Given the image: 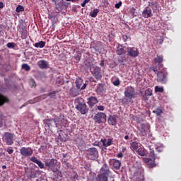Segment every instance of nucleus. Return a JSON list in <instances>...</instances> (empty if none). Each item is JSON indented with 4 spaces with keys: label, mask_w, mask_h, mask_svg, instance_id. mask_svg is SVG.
Listing matches in <instances>:
<instances>
[{
    "label": "nucleus",
    "mask_w": 181,
    "mask_h": 181,
    "mask_svg": "<svg viewBox=\"0 0 181 181\" xmlns=\"http://www.w3.org/2000/svg\"><path fill=\"white\" fill-rule=\"evenodd\" d=\"M150 71H154L157 74V81L161 83V84H166L168 83V70L166 68L162 69H158V67L152 66L150 68Z\"/></svg>",
    "instance_id": "1"
},
{
    "label": "nucleus",
    "mask_w": 181,
    "mask_h": 181,
    "mask_svg": "<svg viewBox=\"0 0 181 181\" xmlns=\"http://www.w3.org/2000/svg\"><path fill=\"white\" fill-rule=\"evenodd\" d=\"M75 107L76 109L82 114V115H86V114L88 113V107H87V105L81 97L77 98L75 99Z\"/></svg>",
    "instance_id": "2"
},
{
    "label": "nucleus",
    "mask_w": 181,
    "mask_h": 181,
    "mask_svg": "<svg viewBox=\"0 0 181 181\" xmlns=\"http://www.w3.org/2000/svg\"><path fill=\"white\" fill-rule=\"evenodd\" d=\"M136 92L132 86H127L124 90V98L123 100L124 104H129L132 101V98H135Z\"/></svg>",
    "instance_id": "3"
},
{
    "label": "nucleus",
    "mask_w": 181,
    "mask_h": 181,
    "mask_svg": "<svg viewBox=\"0 0 181 181\" xmlns=\"http://www.w3.org/2000/svg\"><path fill=\"white\" fill-rule=\"evenodd\" d=\"M149 153L148 156L151 158H145V163H147L148 168H156V163H155V160H156V158H158V154L155 153V151L153 150V148L152 146H149ZM153 159V160H152Z\"/></svg>",
    "instance_id": "4"
},
{
    "label": "nucleus",
    "mask_w": 181,
    "mask_h": 181,
    "mask_svg": "<svg viewBox=\"0 0 181 181\" xmlns=\"http://www.w3.org/2000/svg\"><path fill=\"white\" fill-rule=\"evenodd\" d=\"M45 165L49 168L57 176H62V172L57 168V160L52 158L45 162Z\"/></svg>",
    "instance_id": "5"
},
{
    "label": "nucleus",
    "mask_w": 181,
    "mask_h": 181,
    "mask_svg": "<svg viewBox=\"0 0 181 181\" xmlns=\"http://www.w3.org/2000/svg\"><path fill=\"white\" fill-rule=\"evenodd\" d=\"M86 158L90 160H95L98 159V150L95 147L90 148L86 151Z\"/></svg>",
    "instance_id": "6"
},
{
    "label": "nucleus",
    "mask_w": 181,
    "mask_h": 181,
    "mask_svg": "<svg viewBox=\"0 0 181 181\" xmlns=\"http://www.w3.org/2000/svg\"><path fill=\"white\" fill-rule=\"evenodd\" d=\"M95 124H104L107 121V115L104 112H99L93 117Z\"/></svg>",
    "instance_id": "7"
},
{
    "label": "nucleus",
    "mask_w": 181,
    "mask_h": 181,
    "mask_svg": "<svg viewBox=\"0 0 181 181\" xmlns=\"http://www.w3.org/2000/svg\"><path fill=\"white\" fill-rule=\"evenodd\" d=\"M90 73L96 78V80H101L103 78V74L101 73V68L99 66L90 68Z\"/></svg>",
    "instance_id": "8"
},
{
    "label": "nucleus",
    "mask_w": 181,
    "mask_h": 181,
    "mask_svg": "<svg viewBox=\"0 0 181 181\" xmlns=\"http://www.w3.org/2000/svg\"><path fill=\"white\" fill-rule=\"evenodd\" d=\"M20 153L23 158H29L33 155V149L30 147H22L20 149Z\"/></svg>",
    "instance_id": "9"
},
{
    "label": "nucleus",
    "mask_w": 181,
    "mask_h": 181,
    "mask_svg": "<svg viewBox=\"0 0 181 181\" xmlns=\"http://www.w3.org/2000/svg\"><path fill=\"white\" fill-rule=\"evenodd\" d=\"M4 142H6V145H12L13 144V134L10 132H5L3 136Z\"/></svg>",
    "instance_id": "10"
},
{
    "label": "nucleus",
    "mask_w": 181,
    "mask_h": 181,
    "mask_svg": "<svg viewBox=\"0 0 181 181\" xmlns=\"http://www.w3.org/2000/svg\"><path fill=\"white\" fill-rule=\"evenodd\" d=\"M140 136H146L148 135V131H149V124H141L140 128H139Z\"/></svg>",
    "instance_id": "11"
},
{
    "label": "nucleus",
    "mask_w": 181,
    "mask_h": 181,
    "mask_svg": "<svg viewBox=\"0 0 181 181\" xmlns=\"http://www.w3.org/2000/svg\"><path fill=\"white\" fill-rule=\"evenodd\" d=\"M127 55L130 56V57H138L139 56V50L135 47H127Z\"/></svg>",
    "instance_id": "12"
},
{
    "label": "nucleus",
    "mask_w": 181,
    "mask_h": 181,
    "mask_svg": "<svg viewBox=\"0 0 181 181\" xmlns=\"http://www.w3.org/2000/svg\"><path fill=\"white\" fill-rule=\"evenodd\" d=\"M54 2L56 12H62L63 11V1L62 0H52Z\"/></svg>",
    "instance_id": "13"
},
{
    "label": "nucleus",
    "mask_w": 181,
    "mask_h": 181,
    "mask_svg": "<svg viewBox=\"0 0 181 181\" xmlns=\"http://www.w3.org/2000/svg\"><path fill=\"white\" fill-rule=\"evenodd\" d=\"M83 81L81 78H78L75 82L76 88L78 90H86V87H87V84L84 83L83 85Z\"/></svg>",
    "instance_id": "14"
},
{
    "label": "nucleus",
    "mask_w": 181,
    "mask_h": 181,
    "mask_svg": "<svg viewBox=\"0 0 181 181\" xmlns=\"http://www.w3.org/2000/svg\"><path fill=\"white\" fill-rule=\"evenodd\" d=\"M87 104L93 108L95 104H98V99L94 96H91L87 98Z\"/></svg>",
    "instance_id": "15"
},
{
    "label": "nucleus",
    "mask_w": 181,
    "mask_h": 181,
    "mask_svg": "<svg viewBox=\"0 0 181 181\" xmlns=\"http://www.w3.org/2000/svg\"><path fill=\"white\" fill-rule=\"evenodd\" d=\"M154 62L158 63V66L155 67L158 69H162L163 67V64H162L163 63V56L157 54V57L154 59Z\"/></svg>",
    "instance_id": "16"
},
{
    "label": "nucleus",
    "mask_w": 181,
    "mask_h": 181,
    "mask_svg": "<svg viewBox=\"0 0 181 181\" xmlns=\"http://www.w3.org/2000/svg\"><path fill=\"white\" fill-rule=\"evenodd\" d=\"M153 14L152 13V9H151L149 7H146L143 12H142V16L143 18H151Z\"/></svg>",
    "instance_id": "17"
},
{
    "label": "nucleus",
    "mask_w": 181,
    "mask_h": 181,
    "mask_svg": "<svg viewBox=\"0 0 181 181\" xmlns=\"http://www.w3.org/2000/svg\"><path fill=\"white\" fill-rule=\"evenodd\" d=\"M18 31L21 35V39H26L28 37V30L26 27L22 25L18 28Z\"/></svg>",
    "instance_id": "18"
},
{
    "label": "nucleus",
    "mask_w": 181,
    "mask_h": 181,
    "mask_svg": "<svg viewBox=\"0 0 181 181\" xmlns=\"http://www.w3.org/2000/svg\"><path fill=\"white\" fill-rule=\"evenodd\" d=\"M100 175H103L105 176H110V168L107 164H104L103 166L100 169Z\"/></svg>",
    "instance_id": "19"
},
{
    "label": "nucleus",
    "mask_w": 181,
    "mask_h": 181,
    "mask_svg": "<svg viewBox=\"0 0 181 181\" xmlns=\"http://www.w3.org/2000/svg\"><path fill=\"white\" fill-rule=\"evenodd\" d=\"M105 86V84L104 83H98L96 86L95 93H97L98 95H101V94L105 91V89L104 88Z\"/></svg>",
    "instance_id": "20"
},
{
    "label": "nucleus",
    "mask_w": 181,
    "mask_h": 181,
    "mask_svg": "<svg viewBox=\"0 0 181 181\" xmlns=\"http://www.w3.org/2000/svg\"><path fill=\"white\" fill-rule=\"evenodd\" d=\"M37 66L40 69H48L49 63L45 59H42L37 62Z\"/></svg>",
    "instance_id": "21"
},
{
    "label": "nucleus",
    "mask_w": 181,
    "mask_h": 181,
    "mask_svg": "<svg viewBox=\"0 0 181 181\" xmlns=\"http://www.w3.org/2000/svg\"><path fill=\"white\" fill-rule=\"evenodd\" d=\"M136 153L140 156H146V155H148V151H146V149H145V148H144V146H142V145L139 146V148L137 149Z\"/></svg>",
    "instance_id": "22"
},
{
    "label": "nucleus",
    "mask_w": 181,
    "mask_h": 181,
    "mask_svg": "<svg viewBox=\"0 0 181 181\" xmlns=\"http://www.w3.org/2000/svg\"><path fill=\"white\" fill-rule=\"evenodd\" d=\"M107 122L109 125H112L113 127H115V125H117V116L110 115L107 119Z\"/></svg>",
    "instance_id": "23"
},
{
    "label": "nucleus",
    "mask_w": 181,
    "mask_h": 181,
    "mask_svg": "<svg viewBox=\"0 0 181 181\" xmlns=\"http://www.w3.org/2000/svg\"><path fill=\"white\" fill-rule=\"evenodd\" d=\"M62 165L64 166V168H65V169H69V168H70L71 165L70 163H67V159L66 158H67V153H62Z\"/></svg>",
    "instance_id": "24"
},
{
    "label": "nucleus",
    "mask_w": 181,
    "mask_h": 181,
    "mask_svg": "<svg viewBox=\"0 0 181 181\" xmlns=\"http://www.w3.org/2000/svg\"><path fill=\"white\" fill-rule=\"evenodd\" d=\"M110 163L112 165L114 169H116V170H119L121 168V161L118 160H112Z\"/></svg>",
    "instance_id": "25"
},
{
    "label": "nucleus",
    "mask_w": 181,
    "mask_h": 181,
    "mask_svg": "<svg viewBox=\"0 0 181 181\" xmlns=\"http://www.w3.org/2000/svg\"><path fill=\"white\" fill-rule=\"evenodd\" d=\"M100 142H102L105 148H107V146H111V145H112L113 141H112V139H108L107 141L106 139H102L100 140Z\"/></svg>",
    "instance_id": "26"
},
{
    "label": "nucleus",
    "mask_w": 181,
    "mask_h": 181,
    "mask_svg": "<svg viewBox=\"0 0 181 181\" xmlns=\"http://www.w3.org/2000/svg\"><path fill=\"white\" fill-rule=\"evenodd\" d=\"M116 52L119 56H124V54H127V50H125V47L122 45H119Z\"/></svg>",
    "instance_id": "27"
},
{
    "label": "nucleus",
    "mask_w": 181,
    "mask_h": 181,
    "mask_svg": "<svg viewBox=\"0 0 181 181\" xmlns=\"http://www.w3.org/2000/svg\"><path fill=\"white\" fill-rule=\"evenodd\" d=\"M52 122H54L57 128L62 127V116L51 119Z\"/></svg>",
    "instance_id": "28"
},
{
    "label": "nucleus",
    "mask_w": 181,
    "mask_h": 181,
    "mask_svg": "<svg viewBox=\"0 0 181 181\" xmlns=\"http://www.w3.org/2000/svg\"><path fill=\"white\" fill-rule=\"evenodd\" d=\"M94 181H108V177L107 175H104L103 174H99L95 178Z\"/></svg>",
    "instance_id": "29"
},
{
    "label": "nucleus",
    "mask_w": 181,
    "mask_h": 181,
    "mask_svg": "<svg viewBox=\"0 0 181 181\" xmlns=\"http://www.w3.org/2000/svg\"><path fill=\"white\" fill-rule=\"evenodd\" d=\"M6 103H9V99L6 96L0 94V107H2Z\"/></svg>",
    "instance_id": "30"
},
{
    "label": "nucleus",
    "mask_w": 181,
    "mask_h": 181,
    "mask_svg": "<svg viewBox=\"0 0 181 181\" xmlns=\"http://www.w3.org/2000/svg\"><path fill=\"white\" fill-rule=\"evenodd\" d=\"M139 180L137 181H145V171L144 170L140 169L139 170Z\"/></svg>",
    "instance_id": "31"
},
{
    "label": "nucleus",
    "mask_w": 181,
    "mask_h": 181,
    "mask_svg": "<svg viewBox=\"0 0 181 181\" xmlns=\"http://www.w3.org/2000/svg\"><path fill=\"white\" fill-rule=\"evenodd\" d=\"M85 66H86V67H88V69H89L90 71H91L92 67H96L95 64H94L93 63V61H91V60L86 61Z\"/></svg>",
    "instance_id": "32"
},
{
    "label": "nucleus",
    "mask_w": 181,
    "mask_h": 181,
    "mask_svg": "<svg viewBox=\"0 0 181 181\" xmlns=\"http://www.w3.org/2000/svg\"><path fill=\"white\" fill-rule=\"evenodd\" d=\"M129 13L131 15L132 18H135L136 16V8L134 7H130L129 10Z\"/></svg>",
    "instance_id": "33"
},
{
    "label": "nucleus",
    "mask_w": 181,
    "mask_h": 181,
    "mask_svg": "<svg viewBox=\"0 0 181 181\" xmlns=\"http://www.w3.org/2000/svg\"><path fill=\"white\" fill-rule=\"evenodd\" d=\"M139 145H141V144H139V142L137 141H133L132 144H131V146H132V148L133 151H138L139 148Z\"/></svg>",
    "instance_id": "34"
},
{
    "label": "nucleus",
    "mask_w": 181,
    "mask_h": 181,
    "mask_svg": "<svg viewBox=\"0 0 181 181\" xmlns=\"http://www.w3.org/2000/svg\"><path fill=\"white\" fill-rule=\"evenodd\" d=\"M35 47H40V49H43V47H45V46H46V42L44 41H40L39 42H36L34 45Z\"/></svg>",
    "instance_id": "35"
},
{
    "label": "nucleus",
    "mask_w": 181,
    "mask_h": 181,
    "mask_svg": "<svg viewBox=\"0 0 181 181\" xmlns=\"http://www.w3.org/2000/svg\"><path fill=\"white\" fill-rule=\"evenodd\" d=\"M70 95L71 97H77V95H80V93L77 89L74 88L71 90Z\"/></svg>",
    "instance_id": "36"
},
{
    "label": "nucleus",
    "mask_w": 181,
    "mask_h": 181,
    "mask_svg": "<svg viewBox=\"0 0 181 181\" xmlns=\"http://www.w3.org/2000/svg\"><path fill=\"white\" fill-rule=\"evenodd\" d=\"M153 114H156L157 117H159L160 115L163 114V110L160 107H157L155 110L153 111Z\"/></svg>",
    "instance_id": "37"
},
{
    "label": "nucleus",
    "mask_w": 181,
    "mask_h": 181,
    "mask_svg": "<svg viewBox=\"0 0 181 181\" xmlns=\"http://www.w3.org/2000/svg\"><path fill=\"white\" fill-rule=\"evenodd\" d=\"M98 12H100V11L95 8L92 12L90 13V16H91V18H97V15H98Z\"/></svg>",
    "instance_id": "38"
},
{
    "label": "nucleus",
    "mask_w": 181,
    "mask_h": 181,
    "mask_svg": "<svg viewBox=\"0 0 181 181\" xmlns=\"http://www.w3.org/2000/svg\"><path fill=\"white\" fill-rule=\"evenodd\" d=\"M21 69H23V70H25V71H30V66H28V64H23L21 66Z\"/></svg>",
    "instance_id": "39"
},
{
    "label": "nucleus",
    "mask_w": 181,
    "mask_h": 181,
    "mask_svg": "<svg viewBox=\"0 0 181 181\" xmlns=\"http://www.w3.org/2000/svg\"><path fill=\"white\" fill-rule=\"evenodd\" d=\"M24 11H25V8L23 7V6L18 5L16 8V11L18 13L23 12Z\"/></svg>",
    "instance_id": "40"
},
{
    "label": "nucleus",
    "mask_w": 181,
    "mask_h": 181,
    "mask_svg": "<svg viewBox=\"0 0 181 181\" xmlns=\"http://www.w3.org/2000/svg\"><path fill=\"white\" fill-rule=\"evenodd\" d=\"M156 93H163L164 89L163 87H159L158 86H155Z\"/></svg>",
    "instance_id": "41"
},
{
    "label": "nucleus",
    "mask_w": 181,
    "mask_h": 181,
    "mask_svg": "<svg viewBox=\"0 0 181 181\" xmlns=\"http://www.w3.org/2000/svg\"><path fill=\"white\" fill-rule=\"evenodd\" d=\"M145 94L147 97H151L152 95V89L148 88L145 91Z\"/></svg>",
    "instance_id": "42"
},
{
    "label": "nucleus",
    "mask_w": 181,
    "mask_h": 181,
    "mask_svg": "<svg viewBox=\"0 0 181 181\" xmlns=\"http://www.w3.org/2000/svg\"><path fill=\"white\" fill-rule=\"evenodd\" d=\"M36 164L39 166L40 169H45V164L40 160L37 162Z\"/></svg>",
    "instance_id": "43"
},
{
    "label": "nucleus",
    "mask_w": 181,
    "mask_h": 181,
    "mask_svg": "<svg viewBox=\"0 0 181 181\" xmlns=\"http://www.w3.org/2000/svg\"><path fill=\"white\" fill-rule=\"evenodd\" d=\"M156 152H158V153H160V152H163V146H157L155 148Z\"/></svg>",
    "instance_id": "44"
},
{
    "label": "nucleus",
    "mask_w": 181,
    "mask_h": 181,
    "mask_svg": "<svg viewBox=\"0 0 181 181\" xmlns=\"http://www.w3.org/2000/svg\"><path fill=\"white\" fill-rule=\"evenodd\" d=\"M7 47H8V49H13L15 47V43L14 42H8L6 45Z\"/></svg>",
    "instance_id": "45"
},
{
    "label": "nucleus",
    "mask_w": 181,
    "mask_h": 181,
    "mask_svg": "<svg viewBox=\"0 0 181 181\" xmlns=\"http://www.w3.org/2000/svg\"><path fill=\"white\" fill-rule=\"evenodd\" d=\"M122 39H123L124 42H128V40H131V37L128 35H122Z\"/></svg>",
    "instance_id": "46"
},
{
    "label": "nucleus",
    "mask_w": 181,
    "mask_h": 181,
    "mask_svg": "<svg viewBox=\"0 0 181 181\" xmlns=\"http://www.w3.org/2000/svg\"><path fill=\"white\" fill-rule=\"evenodd\" d=\"M30 160H31V162H33L34 163H37L39 160L36 157L33 156L30 158Z\"/></svg>",
    "instance_id": "47"
},
{
    "label": "nucleus",
    "mask_w": 181,
    "mask_h": 181,
    "mask_svg": "<svg viewBox=\"0 0 181 181\" xmlns=\"http://www.w3.org/2000/svg\"><path fill=\"white\" fill-rule=\"evenodd\" d=\"M122 5V1H119L117 4H115V7L116 8V9H119Z\"/></svg>",
    "instance_id": "48"
},
{
    "label": "nucleus",
    "mask_w": 181,
    "mask_h": 181,
    "mask_svg": "<svg viewBox=\"0 0 181 181\" xmlns=\"http://www.w3.org/2000/svg\"><path fill=\"white\" fill-rule=\"evenodd\" d=\"M119 84H121V81H119V79H117L116 81H113V85H115V86H119Z\"/></svg>",
    "instance_id": "49"
},
{
    "label": "nucleus",
    "mask_w": 181,
    "mask_h": 181,
    "mask_svg": "<svg viewBox=\"0 0 181 181\" xmlns=\"http://www.w3.org/2000/svg\"><path fill=\"white\" fill-rule=\"evenodd\" d=\"M56 96V91L50 92L48 93V97H55Z\"/></svg>",
    "instance_id": "50"
},
{
    "label": "nucleus",
    "mask_w": 181,
    "mask_h": 181,
    "mask_svg": "<svg viewBox=\"0 0 181 181\" xmlns=\"http://www.w3.org/2000/svg\"><path fill=\"white\" fill-rule=\"evenodd\" d=\"M98 110H99V111H104V110H105V107L103 105H99L98 106Z\"/></svg>",
    "instance_id": "51"
},
{
    "label": "nucleus",
    "mask_w": 181,
    "mask_h": 181,
    "mask_svg": "<svg viewBox=\"0 0 181 181\" xmlns=\"http://www.w3.org/2000/svg\"><path fill=\"white\" fill-rule=\"evenodd\" d=\"M7 152L9 153V155H12V153H13V149L8 148Z\"/></svg>",
    "instance_id": "52"
},
{
    "label": "nucleus",
    "mask_w": 181,
    "mask_h": 181,
    "mask_svg": "<svg viewBox=\"0 0 181 181\" xmlns=\"http://www.w3.org/2000/svg\"><path fill=\"white\" fill-rule=\"evenodd\" d=\"M76 62H78L80 60H81V58H80V56L79 55H76L75 57H74Z\"/></svg>",
    "instance_id": "53"
},
{
    "label": "nucleus",
    "mask_w": 181,
    "mask_h": 181,
    "mask_svg": "<svg viewBox=\"0 0 181 181\" xmlns=\"http://www.w3.org/2000/svg\"><path fill=\"white\" fill-rule=\"evenodd\" d=\"M54 18V15L50 13L48 15V19H53Z\"/></svg>",
    "instance_id": "54"
},
{
    "label": "nucleus",
    "mask_w": 181,
    "mask_h": 181,
    "mask_svg": "<svg viewBox=\"0 0 181 181\" xmlns=\"http://www.w3.org/2000/svg\"><path fill=\"white\" fill-rule=\"evenodd\" d=\"M4 35V28L0 26V36H2Z\"/></svg>",
    "instance_id": "55"
},
{
    "label": "nucleus",
    "mask_w": 181,
    "mask_h": 181,
    "mask_svg": "<svg viewBox=\"0 0 181 181\" xmlns=\"http://www.w3.org/2000/svg\"><path fill=\"white\" fill-rule=\"evenodd\" d=\"M61 86H63L64 84V80L63 79V76H61V81L59 83Z\"/></svg>",
    "instance_id": "56"
},
{
    "label": "nucleus",
    "mask_w": 181,
    "mask_h": 181,
    "mask_svg": "<svg viewBox=\"0 0 181 181\" xmlns=\"http://www.w3.org/2000/svg\"><path fill=\"white\" fill-rule=\"evenodd\" d=\"M4 122H2V117H0V128H2Z\"/></svg>",
    "instance_id": "57"
},
{
    "label": "nucleus",
    "mask_w": 181,
    "mask_h": 181,
    "mask_svg": "<svg viewBox=\"0 0 181 181\" xmlns=\"http://www.w3.org/2000/svg\"><path fill=\"white\" fill-rule=\"evenodd\" d=\"M100 142L95 141V143L93 144V146H100Z\"/></svg>",
    "instance_id": "58"
},
{
    "label": "nucleus",
    "mask_w": 181,
    "mask_h": 181,
    "mask_svg": "<svg viewBox=\"0 0 181 181\" xmlns=\"http://www.w3.org/2000/svg\"><path fill=\"white\" fill-rule=\"evenodd\" d=\"M100 66L101 67H104V59L100 62Z\"/></svg>",
    "instance_id": "59"
},
{
    "label": "nucleus",
    "mask_w": 181,
    "mask_h": 181,
    "mask_svg": "<svg viewBox=\"0 0 181 181\" xmlns=\"http://www.w3.org/2000/svg\"><path fill=\"white\" fill-rule=\"evenodd\" d=\"M122 156H123L122 153H119L117 154V158H122Z\"/></svg>",
    "instance_id": "60"
},
{
    "label": "nucleus",
    "mask_w": 181,
    "mask_h": 181,
    "mask_svg": "<svg viewBox=\"0 0 181 181\" xmlns=\"http://www.w3.org/2000/svg\"><path fill=\"white\" fill-rule=\"evenodd\" d=\"M33 87H36V82L35 81H33Z\"/></svg>",
    "instance_id": "61"
},
{
    "label": "nucleus",
    "mask_w": 181,
    "mask_h": 181,
    "mask_svg": "<svg viewBox=\"0 0 181 181\" xmlns=\"http://www.w3.org/2000/svg\"><path fill=\"white\" fill-rule=\"evenodd\" d=\"M124 139H126V141H128V139H129V135H126L124 136Z\"/></svg>",
    "instance_id": "62"
},
{
    "label": "nucleus",
    "mask_w": 181,
    "mask_h": 181,
    "mask_svg": "<svg viewBox=\"0 0 181 181\" xmlns=\"http://www.w3.org/2000/svg\"><path fill=\"white\" fill-rule=\"evenodd\" d=\"M4 8V3L0 2V8L2 9Z\"/></svg>",
    "instance_id": "63"
},
{
    "label": "nucleus",
    "mask_w": 181,
    "mask_h": 181,
    "mask_svg": "<svg viewBox=\"0 0 181 181\" xmlns=\"http://www.w3.org/2000/svg\"><path fill=\"white\" fill-rule=\"evenodd\" d=\"M86 4H85V2L83 1V2L81 4V6H82V8H84V6H86Z\"/></svg>",
    "instance_id": "64"
}]
</instances>
